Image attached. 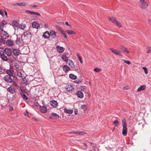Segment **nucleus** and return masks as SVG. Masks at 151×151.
Returning <instances> with one entry per match:
<instances>
[{
    "label": "nucleus",
    "mask_w": 151,
    "mask_h": 151,
    "mask_svg": "<svg viewBox=\"0 0 151 151\" xmlns=\"http://www.w3.org/2000/svg\"><path fill=\"white\" fill-rule=\"evenodd\" d=\"M140 5L142 9H145L148 6V3L145 2V0H139Z\"/></svg>",
    "instance_id": "obj_1"
},
{
    "label": "nucleus",
    "mask_w": 151,
    "mask_h": 151,
    "mask_svg": "<svg viewBox=\"0 0 151 151\" xmlns=\"http://www.w3.org/2000/svg\"><path fill=\"white\" fill-rule=\"evenodd\" d=\"M1 37L5 39H7L9 37V34L4 30H1Z\"/></svg>",
    "instance_id": "obj_2"
},
{
    "label": "nucleus",
    "mask_w": 151,
    "mask_h": 151,
    "mask_svg": "<svg viewBox=\"0 0 151 151\" xmlns=\"http://www.w3.org/2000/svg\"><path fill=\"white\" fill-rule=\"evenodd\" d=\"M12 76L9 75H6L4 77V80L8 83H12L13 82Z\"/></svg>",
    "instance_id": "obj_3"
},
{
    "label": "nucleus",
    "mask_w": 151,
    "mask_h": 151,
    "mask_svg": "<svg viewBox=\"0 0 151 151\" xmlns=\"http://www.w3.org/2000/svg\"><path fill=\"white\" fill-rule=\"evenodd\" d=\"M111 50L113 53L116 55L122 56V55L121 54V52L120 50H117L113 48H111L110 49Z\"/></svg>",
    "instance_id": "obj_4"
},
{
    "label": "nucleus",
    "mask_w": 151,
    "mask_h": 151,
    "mask_svg": "<svg viewBox=\"0 0 151 151\" xmlns=\"http://www.w3.org/2000/svg\"><path fill=\"white\" fill-rule=\"evenodd\" d=\"M4 53L8 56H10L12 54V51L10 49L6 48L4 50Z\"/></svg>",
    "instance_id": "obj_5"
},
{
    "label": "nucleus",
    "mask_w": 151,
    "mask_h": 151,
    "mask_svg": "<svg viewBox=\"0 0 151 151\" xmlns=\"http://www.w3.org/2000/svg\"><path fill=\"white\" fill-rule=\"evenodd\" d=\"M49 118L51 119H57L59 118V116L57 114L52 113L49 116Z\"/></svg>",
    "instance_id": "obj_6"
},
{
    "label": "nucleus",
    "mask_w": 151,
    "mask_h": 151,
    "mask_svg": "<svg viewBox=\"0 0 151 151\" xmlns=\"http://www.w3.org/2000/svg\"><path fill=\"white\" fill-rule=\"evenodd\" d=\"M7 91L9 93L13 94L15 92V90L14 88L12 86H10L7 89Z\"/></svg>",
    "instance_id": "obj_7"
},
{
    "label": "nucleus",
    "mask_w": 151,
    "mask_h": 151,
    "mask_svg": "<svg viewBox=\"0 0 151 151\" xmlns=\"http://www.w3.org/2000/svg\"><path fill=\"white\" fill-rule=\"evenodd\" d=\"M68 64L70 66L72 69H74L75 68V65L73 62L71 60H69L67 62Z\"/></svg>",
    "instance_id": "obj_8"
},
{
    "label": "nucleus",
    "mask_w": 151,
    "mask_h": 151,
    "mask_svg": "<svg viewBox=\"0 0 151 151\" xmlns=\"http://www.w3.org/2000/svg\"><path fill=\"white\" fill-rule=\"evenodd\" d=\"M67 91H72L74 89V88L71 85L68 84L66 85L65 87Z\"/></svg>",
    "instance_id": "obj_9"
},
{
    "label": "nucleus",
    "mask_w": 151,
    "mask_h": 151,
    "mask_svg": "<svg viewBox=\"0 0 151 151\" xmlns=\"http://www.w3.org/2000/svg\"><path fill=\"white\" fill-rule=\"evenodd\" d=\"M50 104L54 108L58 106V103L56 101L52 100L50 102Z\"/></svg>",
    "instance_id": "obj_10"
},
{
    "label": "nucleus",
    "mask_w": 151,
    "mask_h": 151,
    "mask_svg": "<svg viewBox=\"0 0 151 151\" xmlns=\"http://www.w3.org/2000/svg\"><path fill=\"white\" fill-rule=\"evenodd\" d=\"M76 95L78 97L81 99L83 97V94L81 91H77L76 92Z\"/></svg>",
    "instance_id": "obj_11"
},
{
    "label": "nucleus",
    "mask_w": 151,
    "mask_h": 151,
    "mask_svg": "<svg viewBox=\"0 0 151 151\" xmlns=\"http://www.w3.org/2000/svg\"><path fill=\"white\" fill-rule=\"evenodd\" d=\"M32 26L33 28H35L37 29L39 28L40 27V24L36 22H33Z\"/></svg>",
    "instance_id": "obj_12"
},
{
    "label": "nucleus",
    "mask_w": 151,
    "mask_h": 151,
    "mask_svg": "<svg viewBox=\"0 0 151 151\" xmlns=\"http://www.w3.org/2000/svg\"><path fill=\"white\" fill-rule=\"evenodd\" d=\"M40 109L41 112L42 113H45L47 111V108L45 106H40Z\"/></svg>",
    "instance_id": "obj_13"
},
{
    "label": "nucleus",
    "mask_w": 151,
    "mask_h": 151,
    "mask_svg": "<svg viewBox=\"0 0 151 151\" xmlns=\"http://www.w3.org/2000/svg\"><path fill=\"white\" fill-rule=\"evenodd\" d=\"M13 55L15 56L19 55L20 53V51L18 49H14L13 50Z\"/></svg>",
    "instance_id": "obj_14"
},
{
    "label": "nucleus",
    "mask_w": 151,
    "mask_h": 151,
    "mask_svg": "<svg viewBox=\"0 0 151 151\" xmlns=\"http://www.w3.org/2000/svg\"><path fill=\"white\" fill-rule=\"evenodd\" d=\"M6 44L9 46L11 47L14 44V42L11 40H8L6 42Z\"/></svg>",
    "instance_id": "obj_15"
},
{
    "label": "nucleus",
    "mask_w": 151,
    "mask_h": 151,
    "mask_svg": "<svg viewBox=\"0 0 151 151\" xmlns=\"http://www.w3.org/2000/svg\"><path fill=\"white\" fill-rule=\"evenodd\" d=\"M21 91V93H26L27 95H29V92L28 90L27 89H24L23 87L20 88Z\"/></svg>",
    "instance_id": "obj_16"
},
{
    "label": "nucleus",
    "mask_w": 151,
    "mask_h": 151,
    "mask_svg": "<svg viewBox=\"0 0 151 151\" xmlns=\"http://www.w3.org/2000/svg\"><path fill=\"white\" fill-rule=\"evenodd\" d=\"M56 49L59 53L63 52L64 50V48L62 47H60L59 45H58L56 47Z\"/></svg>",
    "instance_id": "obj_17"
},
{
    "label": "nucleus",
    "mask_w": 151,
    "mask_h": 151,
    "mask_svg": "<svg viewBox=\"0 0 151 151\" xmlns=\"http://www.w3.org/2000/svg\"><path fill=\"white\" fill-rule=\"evenodd\" d=\"M108 19L109 21H111L112 23L115 24V23L117 21V20L115 17H108Z\"/></svg>",
    "instance_id": "obj_18"
},
{
    "label": "nucleus",
    "mask_w": 151,
    "mask_h": 151,
    "mask_svg": "<svg viewBox=\"0 0 151 151\" xmlns=\"http://www.w3.org/2000/svg\"><path fill=\"white\" fill-rule=\"evenodd\" d=\"M43 36L45 38L48 39L50 37V34L48 31H47L43 34Z\"/></svg>",
    "instance_id": "obj_19"
},
{
    "label": "nucleus",
    "mask_w": 151,
    "mask_h": 151,
    "mask_svg": "<svg viewBox=\"0 0 151 151\" xmlns=\"http://www.w3.org/2000/svg\"><path fill=\"white\" fill-rule=\"evenodd\" d=\"M11 25L14 27H17L19 25V23L16 20H13L12 22Z\"/></svg>",
    "instance_id": "obj_20"
},
{
    "label": "nucleus",
    "mask_w": 151,
    "mask_h": 151,
    "mask_svg": "<svg viewBox=\"0 0 151 151\" xmlns=\"http://www.w3.org/2000/svg\"><path fill=\"white\" fill-rule=\"evenodd\" d=\"M122 134L125 136L127 135V127H123Z\"/></svg>",
    "instance_id": "obj_21"
},
{
    "label": "nucleus",
    "mask_w": 151,
    "mask_h": 151,
    "mask_svg": "<svg viewBox=\"0 0 151 151\" xmlns=\"http://www.w3.org/2000/svg\"><path fill=\"white\" fill-rule=\"evenodd\" d=\"M63 70L66 73L70 70V68L67 65H64L63 67Z\"/></svg>",
    "instance_id": "obj_22"
},
{
    "label": "nucleus",
    "mask_w": 151,
    "mask_h": 151,
    "mask_svg": "<svg viewBox=\"0 0 151 151\" xmlns=\"http://www.w3.org/2000/svg\"><path fill=\"white\" fill-rule=\"evenodd\" d=\"M146 86L145 85H143L141 86L137 89V91L139 92L141 91H143L145 89Z\"/></svg>",
    "instance_id": "obj_23"
},
{
    "label": "nucleus",
    "mask_w": 151,
    "mask_h": 151,
    "mask_svg": "<svg viewBox=\"0 0 151 151\" xmlns=\"http://www.w3.org/2000/svg\"><path fill=\"white\" fill-rule=\"evenodd\" d=\"M14 64V67L16 69H18L20 66V62L19 61H17V62H15Z\"/></svg>",
    "instance_id": "obj_24"
},
{
    "label": "nucleus",
    "mask_w": 151,
    "mask_h": 151,
    "mask_svg": "<svg viewBox=\"0 0 151 151\" xmlns=\"http://www.w3.org/2000/svg\"><path fill=\"white\" fill-rule=\"evenodd\" d=\"M6 72L7 74H8V75H9L11 76H12L13 77H15V76H14V75L13 74L14 72L12 71L11 70H6Z\"/></svg>",
    "instance_id": "obj_25"
},
{
    "label": "nucleus",
    "mask_w": 151,
    "mask_h": 151,
    "mask_svg": "<svg viewBox=\"0 0 151 151\" xmlns=\"http://www.w3.org/2000/svg\"><path fill=\"white\" fill-rule=\"evenodd\" d=\"M1 58L2 60L4 61H7L8 60V58L4 54V53H3L1 55Z\"/></svg>",
    "instance_id": "obj_26"
},
{
    "label": "nucleus",
    "mask_w": 151,
    "mask_h": 151,
    "mask_svg": "<svg viewBox=\"0 0 151 151\" xmlns=\"http://www.w3.org/2000/svg\"><path fill=\"white\" fill-rule=\"evenodd\" d=\"M50 33V36H51L54 38H55L56 37V32L52 30H51Z\"/></svg>",
    "instance_id": "obj_27"
},
{
    "label": "nucleus",
    "mask_w": 151,
    "mask_h": 151,
    "mask_svg": "<svg viewBox=\"0 0 151 151\" xmlns=\"http://www.w3.org/2000/svg\"><path fill=\"white\" fill-rule=\"evenodd\" d=\"M17 5L19 6H26L27 4H26V3L24 2H22L21 3H17L16 4H13V5Z\"/></svg>",
    "instance_id": "obj_28"
},
{
    "label": "nucleus",
    "mask_w": 151,
    "mask_h": 151,
    "mask_svg": "<svg viewBox=\"0 0 151 151\" xmlns=\"http://www.w3.org/2000/svg\"><path fill=\"white\" fill-rule=\"evenodd\" d=\"M122 122L123 127H127L126 120L125 118H123L122 119Z\"/></svg>",
    "instance_id": "obj_29"
},
{
    "label": "nucleus",
    "mask_w": 151,
    "mask_h": 151,
    "mask_svg": "<svg viewBox=\"0 0 151 151\" xmlns=\"http://www.w3.org/2000/svg\"><path fill=\"white\" fill-rule=\"evenodd\" d=\"M64 111L68 114H71L73 113V110H69L65 108L64 109Z\"/></svg>",
    "instance_id": "obj_30"
},
{
    "label": "nucleus",
    "mask_w": 151,
    "mask_h": 151,
    "mask_svg": "<svg viewBox=\"0 0 151 151\" xmlns=\"http://www.w3.org/2000/svg\"><path fill=\"white\" fill-rule=\"evenodd\" d=\"M61 58L62 60L65 62H68L69 59H68V58L65 55H63L61 56Z\"/></svg>",
    "instance_id": "obj_31"
},
{
    "label": "nucleus",
    "mask_w": 151,
    "mask_h": 151,
    "mask_svg": "<svg viewBox=\"0 0 151 151\" xmlns=\"http://www.w3.org/2000/svg\"><path fill=\"white\" fill-rule=\"evenodd\" d=\"M122 51L128 53L129 52L127 50V48L124 46H121L120 48Z\"/></svg>",
    "instance_id": "obj_32"
},
{
    "label": "nucleus",
    "mask_w": 151,
    "mask_h": 151,
    "mask_svg": "<svg viewBox=\"0 0 151 151\" xmlns=\"http://www.w3.org/2000/svg\"><path fill=\"white\" fill-rule=\"evenodd\" d=\"M69 77L70 78L73 80L76 79L77 78V77L76 76L72 73L69 74Z\"/></svg>",
    "instance_id": "obj_33"
},
{
    "label": "nucleus",
    "mask_w": 151,
    "mask_h": 151,
    "mask_svg": "<svg viewBox=\"0 0 151 151\" xmlns=\"http://www.w3.org/2000/svg\"><path fill=\"white\" fill-rule=\"evenodd\" d=\"M55 26L56 29L60 33H61L62 32H63V29L60 26L57 25H55Z\"/></svg>",
    "instance_id": "obj_34"
},
{
    "label": "nucleus",
    "mask_w": 151,
    "mask_h": 151,
    "mask_svg": "<svg viewBox=\"0 0 151 151\" xmlns=\"http://www.w3.org/2000/svg\"><path fill=\"white\" fill-rule=\"evenodd\" d=\"M20 94L23 99L25 100H27L28 99L27 97L24 93H21V92Z\"/></svg>",
    "instance_id": "obj_35"
},
{
    "label": "nucleus",
    "mask_w": 151,
    "mask_h": 151,
    "mask_svg": "<svg viewBox=\"0 0 151 151\" xmlns=\"http://www.w3.org/2000/svg\"><path fill=\"white\" fill-rule=\"evenodd\" d=\"M16 43L17 45L20 44L21 43V39L20 37H17Z\"/></svg>",
    "instance_id": "obj_36"
},
{
    "label": "nucleus",
    "mask_w": 151,
    "mask_h": 151,
    "mask_svg": "<svg viewBox=\"0 0 151 151\" xmlns=\"http://www.w3.org/2000/svg\"><path fill=\"white\" fill-rule=\"evenodd\" d=\"M66 32H67V33L69 35H71V34H76V33H75L74 31L72 30H67L66 31Z\"/></svg>",
    "instance_id": "obj_37"
},
{
    "label": "nucleus",
    "mask_w": 151,
    "mask_h": 151,
    "mask_svg": "<svg viewBox=\"0 0 151 151\" xmlns=\"http://www.w3.org/2000/svg\"><path fill=\"white\" fill-rule=\"evenodd\" d=\"M18 26V28H20L22 30H24L26 27V25L25 24H21Z\"/></svg>",
    "instance_id": "obj_38"
},
{
    "label": "nucleus",
    "mask_w": 151,
    "mask_h": 151,
    "mask_svg": "<svg viewBox=\"0 0 151 151\" xmlns=\"http://www.w3.org/2000/svg\"><path fill=\"white\" fill-rule=\"evenodd\" d=\"M23 83L26 85H27L29 84L28 81H27L25 78H24L23 80Z\"/></svg>",
    "instance_id": "obj_39"
},
{
    "label": "nucleus",
    "mask_w": 151,
    "mask_h": 151,
    "mask_svg": "<svg viewBox=\"0 0 151 151\" xmlns=\"http://www.w3.org/2000/svg\"><path fill=\"white\" fill-rule=\"evenodd\" d=\"M6 72V70L4 68L2 67H0V74H3L5 73Z\"/></svg>",
    "instance_id": "obj_40"
},
{
    "label": "nucleus",
    "mask_w": 151,
    "mask_h": 151,
    "mask_svg": "<svg viewBox=\"0 0 151 151\" xmlns=\"http://www.w3.org/2000/svg\"><path fill=\"white\" fill-rule=\"evenodd\" d=\"M115 24H116L119 28L121 27H122V25L121 23L118 21L117 20L115 23Z\"/></svg>",
    "instance_id": "obj_41"
},
{
    "label": "nucleus",
    "mask_w": 151,
    "mask_h": 151,
    "mask_svg": "<svg viewBox=\"0 0 151 151\" xmlns=\"http://www.w3.org/2000/svg\"><path fill=\"white\" fill-rule=\"evenodd\" d=\"M23 75V74L21 72L18 71L17 73V75L19 77L22 78Z\"/></svg>",
    "instance_id": "obj_42"
},
{
    "label": "nucleus",
    "mask_w": 151,
    "mask_h": 151,
    "mask_svg": "<svg viewBox=\"0 0 151 151\" xmlns=\"http://www.w3.org/2000/svg\"><path fill=\"white\" fill-rule=\"evenodd\" d=\"M74 82L78 84L81 82V80L80 79H78L77 80L74 81Z\"/></svg>",
    "instance_id": "obj_43"
},
{
    "label": "nucleus",
    "mask_w": 151,
    "mask_h": 151,
    "mask_svg": "<svg viewBox=\"0 0 151 151\" xmlns=\"http://www.w3.org/2000/svg\"><path fill=\"white\" fill-rule=\"evenodd\" d=\"M81 108L82 109H83L84 110V111L86 110V109H87V106H86V105H81Z\"/></svg>",
    "instance_id": "obj_44"
},
{
    "label": "nucleus",
    "mask_w": 151,
    "mask_h": 151,
    "mask_svg": "<svg viewBox=\"0 0 151 151\" xmlns=\"http://www.w3.org/2000/svg\"><path fill=\"white\" fill-rule=\"evenodd\" d=\"M86 134V132H84L83 131H78V134H79L80 135H83Z\"/></svg>",
    "instance_id": "obj_45"
},
{
    "label": "nucleus",
    "mask_w": 151,
    "mask_h": 151,
    "mask_svg": "<svg viewBox=\"0 0 151 151\" xmlns=\"http://www.w3.org/2000/svg\"><path fill=\"white\" fill-rule=\"evenodd\" d=\"M0 24H1L3 25H6L7 24V22L5 20H3L1 22Z\"/></svg>",
    "instance_id": "obj_46"
},
{
    "label": "nucleus",
    "mask_w": 151,
    "mask_h": 151,
    "mask_svg": "<svg viewBox=\"0 0 151 151\" xmlns=\"http://www.w3.org/2000/svg\"><path fill=\"white\" fill-rule=\"evenodd\" d=\"M94 70L96 72H98L101 70L98 68H96L94 69Z\"/></svg>",
    "instance_id": "obj_47"
},
{
    "label": "nucleus",
    "mask_w": 151,
    "mask_h": 151,
    "mask_svg": "<svg viewBox=\"0 0 151 151\" xmlns=\"http://www.w3.org/2000/svg\"><path fill=\"white\" fill-rule=\"evenodd\" d=\"M78 131H73L69 132L68 133L69 134H78Z\"/></svg>",
    "instance_id": "obj_48"
},
{
    "label": "nucleus",
    "mask_w": 151,
    "mask_h": 151,
    "mask_svg": "<svg viewBox=\"0 0 151 151\" xmlns=\"http://www.w3.org/2000/svg\"><path fill=\"white\" fill-rule=\"evenodd\" d=\"M66 31H63V32H62L61 34H62V35H63L64 36V37L66 38H67V35H66Z\"/></svg>",
    "instance_id": "obj_49"
},
{
    "label": "nucleus",
    "mask_w": 151,
    "mask_h": 151,
    "mask_svg": "<svg viewBox=\"0 0 151 151\" xmlns=\"http://www.w3.org/2000/svg\"><path fill=\"white\" fill-rule=\"evenodd\" d=\"M3 53H4V50L2 48L0 47V54L1 55Z\"/></svg>",
    "instance_id": "obj_50"
},
{
    "label": "nucleus",
    "mask_w": 151,
    "mask_h": 151,
    "mask_svg": "<svg viewBox=\"0 0 151 151\" xmlns=\"http://www.w3.org/2000/svg\"><path fill=\"white\" fill-rule=\"evenodd\" d=\"M123 61L124 62L128 65H129L131 63L128 60H124Z\"/></svg>",
    "instance_id": "obj_51"
},
{
    "label": "nucleus",
    "mask_w": 151,
    "mask_h": 151,
    "mask_svg": "<svg viewBox=\"0 0 151 151\" xmlns=\"http://www.w3.org/2000/svg\"><path fill=\"white\" fill-rule=\"evenodd\" d=\"M119 121L117 120L114 121V123L115 124L116 126H118V124H119Z\"/></svg>",
    "instance_id": "obj_52"
},
{
    "label": "nucleus",
    "mask_w": 151,
    "mask_h": 151,
    "mask_svg": "<svg viewBox=\"0 0 151 151\" xmlns=\"http://www.w3.org/2000/svg\"><path fill=\"white\" fill-rule=\"evenodd\" d=\"M142 68L144 70L145 73L146 74H147L148 73V71L147 68L145 67H143Z\"/></svg>",
    "instance_id": "obj_53"
},
{
    "label": "nucleus",
    "mask_w": 151,
    "mask_h": 151,
    "mask_svg": "<svg viewBox=\"0 0 151 151\" xmlns=\"http://www.w3.org/2000/svg\"><path fill=\"white\" fill-rule=\"evenodd\" d=\"M147 53H151V47H148L147 48Z\"/></svg>",
    "instance_id": "obj_54"
},
{
    "label": "nucleus",
    "mask_w": 151,
    "mask_h": 151,
    "mask_svg": "<svg viewBox=\"0 0 151 151\" xmlns=\"http://www.w3.org/2000/svg\"><path fill=\"white\" fill-rule=\"evenodd\" d=\"M85 86H80V89H81V90L84 91H85Z\"/></svg>",
    "instance_id": "obj_55"
},
{
    "label": "nucleus",
    "mask_w": 151,
    "mask_h": 151,
    "mask_svg": "<svg viewBox=\"0 0 151 151\" xmlns=\"http://www.w3.org/2000/svg\"><path fill=\"white\" fill-rule=\"evenodd\" d=\"M12 82L14 86L16 87H17L18 86L17 84L16 83L15 81H13Z\"/></svg>",
    "instance_id": "obj_56"
},
{
    "label": "nucleus",
    "mask_w": 151,
    "mask_h": 151,
    "mask_svg": "<svg viewBox=\"0 0 151 151\" xmlns=\"http://www.w3.org/2000/svg\"><path fill=\"white\" fill-rule=\"evenodd\" d=\"M78 58L79 60V61L81 63H82L83 60H82V59L81 58V57H79V58Z\"/></svg>",
    "instance_id": "obj_57"
},
{
    "label": "nucleus",
    "mask_w": 151,
    "mask_h": 151,
    "mask_svg": "<svg viewBox=\"0 0 151 151\" xmlns=\"http://www.w3.org/2000/svg\"><path fill=\"white\" fill-rule=\"evenodd\" d=\"M0 14L3 17L4 15V12H3L1 9H0Z\"/></svg>",
    "instance_id": "obj_58"
},
{
    "label": "nucleus",
    "mask_w": 151,
    "mask_h": 151,
    "mask_svg": "<svg viewBox=\"0 0 151 151\" xmlns=\"http://www.w3.org/2000/svg\"><path fill=\"white\" fill-rule=\"evenodd\" d=\"M3 27H4V26H3L1 24H0V30H3Z\"/></svg>",
    "instance_id": "obj_59"
},
{
    "label": "nucleus",
    "mask_w": 151,
    "mask_h": 151,
    "mask_svg": "<svg viewBox=\"0 0 151 151\" xmlns=\"http://www.w3.org/2000/svg\"><path fill=\"white\" fill-rule=\"evenodd\" d=\"M9 70H10L14 72V70L13 67L11 65H10V68L9 69Z\"/></svg>",
    "instance_id": "obj_60"
},
{
    "label": "nucleus",
    "mask_w": 151,
    "mask_h": 151,
    "mask_svg": "<svg viewBox=\"0 0 151 151\" xmlns=\"http://www.w3.org/2000/svg\"><path fill=\"white\" fill-rule=\"evenodd\" d=\"M35 15H36L38 16H41V15L40 13L37 12H35Z\"/></svg>",
    "instance_id": "obj_61"
},
{
    "label": "nucleus",
    "mask_w": 151,
    "mask_h": 151,
    "mask_svg": "<svg viewBox=\"0 0 151 151\" xmlns=\"http://www.w3.org/2000/svg\"><path fill=\"white\" fill-rule=\"evenodd\" d=\"M34 105L36 106H40L39 104L37 102H35Z\"/></svg>",
    "instance_id": "obj_62"
},
{
    "label": "nucleus",
    "mask_w": 151,
    "mask_h": 151,
    "mask_svg": "<svg viewBox=\"0 0 151 151\" xmlns=\"http://www.w3.org/2000/svg\"><path fill=\"white\" fill-rule=\"evenodd\" d=\"M31 11H29V10H26L25 11V12L27 13V14H31Z\"/></svg>",
    "instance_id": "obj_63"
},
{
    "label": "nucleus",
    "mask_w": 151,
    "mask_h": 151,
    "mask_svg": "<svg viewBox=\"0 0 151 151\" xmlns=\"http://www.w3.org/2000/svg\"><path fill=\"white\" fill-rule=\"evenodd\" d=\"M29 6L31 7H36L37 6L36 5H29Z\"/></svg>",
    "instance_id": "obj_64"
}]
</instances>
